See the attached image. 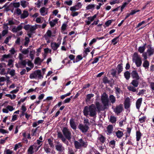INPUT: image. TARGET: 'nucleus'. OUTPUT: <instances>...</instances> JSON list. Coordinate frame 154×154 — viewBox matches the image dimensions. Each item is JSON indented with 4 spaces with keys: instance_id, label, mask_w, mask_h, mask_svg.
<instances>
[{
    "instance_id": "38",
    "label": "nucleus",
    "mask_w": 154,
    "mask_h": 154,
    "mask_svg": "<svg viewBox=\"0 0 154 154\" xmlns=\"http://www.w3.org/2000/svg\"><path fill=\"white\" fill-rule=\"evenodd\" d=\"M37 27L36 26H31L30 29L29 31L30 33H34V31L36 29Z\"/></svg>"
},
{
    "instance_id": "9",
    "label": "nucleus",
    "mask_w": 154,
    "mask_h": 154,
    "mask_svg": "<svg viewBox=\"0 0 154 154\" xmlns=\"http://www.w3.org/2000/svg\"><path fill=\"white\" fill-rule=\"evenodd\" d=\"M55 148L57 150L60 152L63 151L64 149L62 144L58 142H57V144L55 146Z\"/></svg>"
},
{
    "instance_id": "21",
    "label": "nucleus",
    "mask_w": 154,
    "mask_h": 154,
    "mask_svg": "<svg viewBox=\"0 0 154 154\" xmlns=\"http://www.w3.org/2000/svg\"><path fill=\"white\" fill-rule=\"evenodd\" d=\"M44 149L46 153H49L51 152V149L49 148L48 144H45L44 146Z\"/></svg>"
},
{
    "instance_id": "18",
    "label": "nucleus",
    "mask_w": 154,
    "mask_h": 154,
    "mask_svg": "<svg viewBox=\"0 0 154 154\" xmlns=\"http://www.w3.org/2000/svg\"><path fill=\"white\" fill-rule=\"evenodd\" d=\"M74 144L75 148L76 149H79L81 148V144L79 141H75L74 142Z\"/></svg>"
},
{
    "instance_id": "47",
    "label": "nucleus",
    "mask_w": 154,
    "mask_h": 154,
    "mask_svg": "<svg viewBox=\"0 0 154 154\" xmlns=\"http://www.w3.org/2000/svg\"><path fill=\"white\" fill-rule=\"evenodd\" d=\"M29 48H28L26 49L21 50V52L23 54H27L29 51Z\"/></svg>"
},
{
    "instance_id": "6",
    "label": "nucleus",
    "mask_w": 154,
    "mask_h": 154,
    "mask_svg": "<svg viewBox=\"0 0 154 154\" xmlns=\"http://www.w3.org/2000/svg\"><path fill=\"white\" fill-rule=\"evenodd\" d=\"M123 109V105L120 104L116 106L115 108L114 109V111L117 115H118L122 111Z\"/></svg>"
},
{
    "instance_id": "27",
    "label": "nucleus",
    "mask_w": 154,
    "mask_h": 154,
    "mask_svg": "<svg viewBox=\"0 0 154 154\" xmlns=\"http://www.w3.org/2000/svg\"><path fill=\"white\" fill-rule=\"evenodd\" d=\"M20 3L21 6L24 8H26L29 4L27 2L24 0L21 1Z\"/></svg>"
},
{
    "instance_id": "35",
    "label": "nucleus",
    "mask_w": 154,
    "mask_h": 154,
    "mask_svg": "<svg viewBox=\"0 0 154 154\" xmlns=\"http://www.w3.org/2000/svg\"><path fill=\"white\" fill-rule=\"evenodd\" d=\"M136 87H134L133 86H132L129 85L128 86V89L130 91H132L133 92H135L136 91V89L135 88Z\"/></svg>"
},
{
    "instance_id": "32",
    "label": "nucleus",
    "mask_w": 154,
    "mask_h": 154,
    "mask_svg": "<svg viewBox=\"0 0 154 154\" xmlns=\"http://www.w3.org/2000/svg\"><path fill=\"white\" fill-rule=\"evenodd\" d=\"M94 96V95L92 94H88L86 96V101L88 102L90 101L91 98L93 97Z\"/></svg>"
},
{
    "instance_id": "13",
    "label": "nucleus",
    "mask_w": 154,
    "mask_h": 154,
    "mask_svg": "<svg viewBox=\"0 0 154 154\" xmlns=\"http://www.w3.org/2000/svg\"><path fill=\"white\" fill-rule=\"evenodd\" d=\"M79 141L80 142L81 147L86 148L88 145L87 142L85 140H83L82 138L79 139Z\"/></svg>"
},
{
    "instance_id": "20",
    "label": "nucleus",
    "mask_w": 154,
    "mask_h": 154,
    "mask_svg": "<svg viewBox=\"0 0 154 154\" xmlns=\"http://www.w3.org/2000/svg\"><path fill=\"white\" fill-rule=\"evenodd\" d=\"M139 80L134 79L132 80L131 83V84L134 87H137L138 86L139 83Z\"/></svg>"
},
{
    "instance_id": "49",
    "label": "nucleus",
    "mask_w": 154,
    "mask_h": 154,
    "mask_svg": "<svg viewBox=\"0 0 154 154\" xmlns=\"http://www.w3.org/2000/svg\"><path fill=\"white\" fill-rule=\"evenodd\" d=\"M67 26V24L65 23H63L61 26V30L62 31H64L66 29Z\"/></svg>"
},
{
    "instance_id": "46",
    "label": "nucleus",
    "mask_w": 154,
    "mask_h": 154,
    "mask_svg": "<svg viewBox=\"0 0 154 154\" xmlns=\"http://www.w3.org/2000/svg\"><path fill=\"white\" fill-rule=\"evenodd\" d=\"M145 49V46L140 47L138 48V51L140 53H143Z\"/></svg>"
},
{
    "instance_id": "12",
    "label": "nucleus",
    "mask_w": 154,
    "mask_h": 154,
    "mask_svg": "<svg viewBox=\"0 0 154 154\" xmlns=\"http://www.w3.org/2000/svg\"><path fill=\"white\" fill-rule=\"evenodd\" d=\"M60 44L61 42L60 41H59V42L57 43L55 42L51 43V45L52 49L54 51L56 50Z\"/></svg>"
},
{
    "instance_id": "17",
    "label": "nucleus",
    "mask_w": 154,
    "mask_h": 154,
    "mask_svg": "<svg viewBox=\"0 0 154 154\" xmlns=\"http://www.w3.org/2000/svg\"><path fill=\"white\" fill-rule=\"evenodd\" d=\"M29 15V13L28 11L25 10L23 11V13L20 15V18L21 19H23L27 17Z\"/></svg>"
},
{
    "instance_id": "41",
    "label": "nucleus",
    "mask_w": 154,
    "mask_h": 154,
    "mask_svg": "<svg viewBox=\"0 0 154 154\" xmlns=\"http://www.w3.org/2000/svg\"><path fill=\"white\" fill-rule=\"evenodd\" d=\"M141 137V133L139 131H137L136 132V140L139 141Z\"/></svg>"
},
{
    "instance_id": "22",
    "label": "nucleus",
    "mask_w": 154,
    "mask_h": 154,
    "mask_svg": "<svg viewBox=\"0 0 154 154\" xmlns=\"http://www.w3.org/2000/svg\"><path fill=\"white\" fill-rule=\"evenodd\" d=\"M142 101V98H140L137 100L136 103L137 108L139 109L141 106Z\"/></svg>"
},
{
    "instance_id": "16",
    "label": "nucleus",
    "mask_w": 154,
    "mask_h": 154,
    "mask_svg": "<svg viewBox=\"0 0 154 154\" xmlns=\"http://www.w3.org/2000/svg\"><path fill=\"white\" fill-rule=\"evenodd\" d=\"M130 100L129 98L128 97L126 98L125 103L124 106L125 109H128L130 106Z\"/></svg>"
},
{
    "instance_id": "37",
    "label": "nucleus",
    "mask_w": 154,
    "mask_h": 154,
    "mask_svg": "<svg viewBox=\"0 0 154 154\" xmlns=\"http://www.w3.org/2000/svg\"><path fill=\"white\" fill-rule=\"evenodd\" d=\"M97 15L95 14L93 16H90L88 17L87 18L88 20L91 22L93 21L94 19L96 17Z\"/></svg>"
},
{
    "instance_id": "51",
    "label": "nucleus",
    "mask_w": 154,
    "mask_h": 154,
    "mask_svg": "<svg viewBox=\"0 0 154 154\" xmlns=\"http://www.w3.org/2000/svg\"><path fill=\"white\" fill-rule=\"evenodd\" d=\"M146 119V117L145 116H143L142 118H140L139 119V121L140 123H142L145 122Z\"/></svg>"
},
{
    "instance_id": "57",
    "label": "nucleus",
    "mask_w": 154,
    "mask_h": 154,
    "mask_svg": "<svg viewBox=\"0 0 154 154\" xmlns=\"http://www.w3.org/2000/svg\"><path fill=\"white\" fill-rule=\"evenodd\" d=\"M68 154H75L72 149L69 148H68Z\"/></svg>"
},
{
    "instance_id": "39",
    "label": "nucleus",
    "mask_w": 154,
    "mask_h": 154,
    "mask_svg": "<svg viewBox=\"0 0 154 154\" xmlns=\"http://www.w3.org/2000/svg\"><path fill=\"white\" fill-rule=\"evenodd\" d=\"M95 7V5L94 4H90L88 5L86 7V9L87 10H90L94 9Z\"/></svg>"
},
{
    "instance_id": "43",
    "label": "nucleus",
    "mask_w": 154,
    "mask_h": 154,
    "mask_svg": "<svg viewBox=\"0 0 154 154\" xmlns=\"http://www.w3.org/2000/svg\"><path fill=\"white\" fill-rule=\"evenodd\" d=\"M79 9V8H78L75 5L71 7L70 9V10L72 12L75 11H76L78 10Z\"/></svg>"
},
{
    "instance_id": "5",
    "label": "nucleus",
    "mask_w": 154,
    "mask_h": 154,
    "mask_svg": "<svg viewBox=\"0 0 154 154\" xmlns=\"http://www.w3.org/2000/svg\"><path fill=\"white\" fill-rule=\"evenodd\" d=\"M41 71L38 70L31 74L29 75V78L30 79H36L37 77L41 78Z\"/></svg>"
},
{
    "instance_id": "10",
    "label": "nucleus",
    "mask_w": 154,
    "mask_h": 154,
    "mask_svg": "<svg viewBox=\"0 0 154 154\" xmlns=\"http://www.w3.org/2000/svg\"><path fill=\"white\" fill-rule=\"evenodd\" d=\"M97 141L101 143V144L102 145L104 143L106 140V138L103 136L102 134H99L98 137L97 138Z\"/></svg>"
},
{
    "instance_id": "63",
    "label": "nucleus",
    "mask_w": 154,
    "mask_h": 154,
    "mask_svg": "<svg viewBox=\"0 0 154 154\" xmlns=\"http://www.w3.org/2000/svg\"><path fill=\"white\" fill-rule=\"evenodd\" d=\"M31 25H25L23 27V28L26 30H29Z\"/></svg>"
},
{
    "instance_id": "62",
    "label": "nucleus",
    "mask_w": 154,
    "mask_h": 154,
    "mask_svg": "<svg viewBox=\"0 0 154 154\" xmlns=\"http://www.w3.org/2000/svg\"><path fill=\"white\" fill-rule=\"evenodd\" d=\"M61 139L64 143L68 145L69 142L67 141L66 140V139L64 137Z\"/></svg>"
},
{
    "instance_id": "8",
    "label": "nucleus",
    "mask_w": 154,
    "mask_h": 154,
    "mask_svg": "<svg viewBox=\"0 0 154 154\" xmlns=\"http://www.w3.org/2000/svg\"><path fill=\"white\" fill-rule=\"evenodd\" d=\"M78 127L82 131L83 133L87 132L88 128V125H84L82 124H80L79 125Z\"/></svg>"
},
{
    "instance_id": "15",
    "label": "nucleus",
    "mask_w": 154,
    "mask_h": 154,
    "mask_svg": "<svg viewBox=\"0 0 154 154\" xmlns=\"http://www.w3.org/2000/svg\"><path fill=\"white\" fill-rule=\"evenodd\" d=\"M40 12L41 15L44 16L47 14L48 9L44 7H43L40 9Z\"/></svg>"
},
{
    "instance_id": "28",
    "label": "nucleus",
    "mask_w": 154,
    "mask_h": 154,
    "mask_svg": "<svg viewBox=\"0 0 154 154\" xmlns=\"http://www.w3.org/2000/svg\"><path fill=\"white\" fill-rule=\"evenodd\" d=\"M58 19H56L54 20H52V21L49 22V23L51 27L54 26L55 24L57 23Z\"/></svg>"
},
{
    "instance_id": "40",
    "label": "nucleus",
    "mask_w": 154,
    "mask_h": 154,
    "mask_svg": "<svg viewBox=\"0 0 154 154\" xmlns=\"http://www.w3.org/2000/svg\"><path fill=\"white\" fill-rule=\"evenodd\" d=\"M117 69L118 73L119 74L122 71L123 67L122 65H118L117 67Z\"/></svg>"
},
{
    "instance_id": "24",
    "label": "nucleus",
    "mask_w": 154,
    "mask_h": 154,
    "mask_svg": "<svg viewBox=\"0 0 154 154\" xmlns=\"http://www.w3.org/2000/svg\"><path fill=\"white\" fill-rule=\"evenodd\" d=\"M109 100L112 104L115 103L116 101V97L113 95L111 94L109 96Z\"/></svg>"
},
{
    "instance_id": "2",
    "label": "nucleus",
    "mask_w": 154,
    "mask_h": 154,
    "mask_svg": "<svg viewBox=\"0 0 154 154\" xmlns=\"http://www.w3.org/2000/svg\"><path fill=\"white\" fill-rule=\"evenodd\" d=\"M96 110L95 105L92 104L89 106L88 107V106L85 107L83 110V113L85 116H87L89 115L91 117H94L96 116Z\"/></svg>"
},
{
    "instance_id": "33",
    "label": "nucleus",
    "mask_w": 154,
    "mask_h": 154,
    "mask_svg": "<svg viewBox=\"0 0 154 154\" xmlns=\"http://www.w3.org/2000/svg\"><path fill=\"white\" fill-rule=\"evenodd\" d=\"M20 3L19 2H15L13 3H11L9 5V6H13L15 8H18L20 6Z\"/></svg>"
},
{
    "instance_id": "34",
    "label": "nucleus",
    "mask_w": 154,
    "mask_h": 154,
    "mask_svg": "<svg viewBox=\"0 0 154 154\" xmlns=\"http://www.w3.org/2000/svg\"><path fill=\"white\" fill-rule=\"evenodd\" d=\"M124 75L126 80H128L130 77V73L129 72L127 71L124 73Z\"/></svg>"
},
{
    "instance_id": "23",
    "label": "nucleus",
    "mask_w": 154,
    "mask_h": 154,
    "mask_svg": "<svg viewBox=\"0 0 154 154\" xmlns=\"http://www.w3.org/2000/svg\"><path fill=\"white\" fill-rule=\"evenodd\" d=\"M70 124L71 127L74 129L76 128V126L73 119H71L70 120Z\"/></svg>"
},
{
    "instance_id": "64",
    "label": "nucleus",
    "mask_w": 154,
    "mask_h": 154,
    "mask_svg": "<svg viewBox=\"0 0 154 154\" xmlns=\"http://www.w3.org/2000/svg\"><path fill=\"white\" fill-rule=\"evenodd\" d=\"M8 32V30H4L2 32V36H4L5 35L7 34Z\"/></svg>"
},
{
    "instance_id": "1",
    "label": "nucleus",
    "mask_w": 154,
    "mask_h": 154,
    "mask_svg": "<svg viewBox=\"0 0 154 154\" xmlns=\"http://www.w3.org/2000/svg\"><path fill=\"white\" fill-rule=\"evenodd\" d=\"M101 102L103 105L98 101L95 103V106L98 112L103 111L108 109L109 106V100L108 95L106 93H103L101 98Z\"/></svg>"
},
{
    "instance_id": "36",
    "label": "nucleus",
    "mask_w": 154,
    "mask_h": 154,
    "mask_svg": "<svg viewBox=\"0 0 154 154\" xmlns=\"http://www.w3.org/2000/svg\"><path fill=\"white\" fill-rule=\"evenodd\" d=\"M109 120L112 123H114L116 122V117L111 116L109 118Z\"/></svg>"
},
{
    "instance_id": "54",
    "label": "nucleus",
    "mask_w": 154,
    "mask_h": 154,
    "mask_svg": "<svg viewBox=\"0 0 154 154\" xmlns=\"http://www.w3.org/2000/svg\"><path fill=\"white\" fill-rule=\"evenodd\" d=\"M48 142L50 146L51 147H53L54 146L52 141L50 139H48Z\"/></svg>"
},
{
    "instance_id": "59",
    "label": "nucleus",
    "mask_w": 154,
    "mask_h": 154,
    "mask_svg": "<svg viewBox=\"0 0 154 154\" xmlns=\"http://www.w3.org/2000/svg\"><path fill=\"white\" fill-rule=\"evenodd\" d=\"M140 11V10H132L131 11V12L130 13V14L131 15H133L135 14L136 13Z\"/></svg>"
},
{
    "instance_id": "25",
    "label": "nucleus",
    "mask_w": 154,
    "mask_h": 154,
    "mask_svg": "<svg viewBox=\"0 0 154 154\" xmlns=\"http://www.w3.org/2000/svg\"><path fill=\"white\" fill-rule=\"evenodd\" d=\"M115 134L117 137L119 138H121L123 135V132L119 130L116 132Z\"/></svg>"
},
{
    "instance_id": "61",
    "label": "nucleus",
    "mask_w": 154,
    "mask_h": 154,
    "mask_svg": "<svg viewBox=\"0 0 154 154\" xmlns=\"http://www.w3.org/2000/svg\"><path fill=\"white\" fill-rule=\"evenodd\" d=\"M103 82L104 83H107L109 82V81L106 77H105L103 79Z\"/></svg>"
},
{
    "instance_id": "48",
    "label": "nucleus",
    "mask_w": 154,
    "mask_h": 154,
    "mask_svg": "<svg viewBox=\"0 0 154 154\" xmlns=\"http://www.w3.org/2000/svg\"><path fill=\"white\" fill-rule=\"evenodd\" d=\"M6 96L10 97L11 99H14L16 97V96L15 94L11 95L10 94H6Z\"/></svg>"
},
{
    "instance_id": "19",
    "label": "nucleus",
    "mask_w": 154,
    "mask_h": 154,
    "mask_svg": "<svg viewBox=\"0 0 154 154\" xmlns=\"http://www.w3.org/2000/svg\"><path fill=\"white\" fill-rule=\"evenodd\" d=\"M113 127L111 125H109L107 127V134L110 135L112 133L113 131Z\"/></svg>"
},
{
    "instance_id": "26",
    "label": "nucleus",
    "mask_w": 154,
    "mask_h": 154,
    "mask_svg": "<svg viewBox=\"0 0 154 154\" xmlns=\"http://www.w3.org/2000/svg\"><path fill=\"white\" fill-rule=\"evenodd\" d=\"M115 88L116 89V94L117 98H119V95L121 93H122V91L120 88L118 87H115Z\"/></svg>"
},
{
    "instance_id": "14",
    "label": "nucleus",
    "mask_w": 154,
    "mask_h": 154,
    "mask_svg": "<svg viewBox=\"0 0 154 154\" xmlns=\"http://www.w3.org/2000/svg\"><path fill=\"white\" fill-rule=\"evenodd\" d=\"M17 21L14 19H9L8 20V22L7 23L9 25H17Z\"/></svg>"
},
{
    "instance_id": "3",
    "label": "nucleus",
    "mask_w": 154,
    "mask_h": 154,
    "mask_svg": "<svg viewBox=\"0 0 154 154\" xmlns=\"http://www.w3.org/2000/svg\"><path fill=\"white\" fill-rule=\"evenodd\" d=\"M132 60L133 62L135 63L137 66H140L142 64L141 58L138 54L136 52L134 53L133 56Z\"/></svg>"
},
{
    "instance_id": "31",
    "label": "nucleus",
    "mask_w": 154,
    "mask_h": 154,
    "mask_svg": "<svg viewBox=\"0 0 154 154\" xmlns=\"http://www.w3.org/2000/svg\"><path fill=\"white\" fill-rule=\"evenodd\" d=\"M34 145L31 146L28 150V154H32L34 152L33 151Z\"/></svg>"
},
{
    "instance_id": "50",
    "label": "nucleus",
    "mask_w": 154,
    "mask_h": 154,
    "mask_svg": "<svg viewBox=\"0 0 154 154\" xmlns=\"http://www.w3.org/2000/svg\"><path fill=\"white\" fill-rule=\"evenodd\" d=\"M131 129L129 128H127V134L126 137H128L130 136V134L131 132Z\"/></svg>"
},
{
    "instance_id": "55",
    "label": "nucleus",
    "mask_w": 154,
    "mask_h": 154,
    "mask_svg": "<svg viewBox=\"0 0 154 154\" xmlns=\"http://www.w3.org/2000/svg\"><path fill=\"white\" fill-rule=\"evenodd\" d=\"M72 0H70L69 1H66L64 2V4H66L69 6H70L72 4Z\"/></svg>"
},
{
    "instance_id": "60",
    "label": "nucleus",
    "mask_w": 154,
    "mask_h": 154,
    "mask_svg": "<svg viewBox=\"0 0 154 154\" xmlns=\"http://www.w3.org/2000/svg\"><path fill=\"white\" fill-rule=\"evenodd\" d=\"M9 74L12 76L15 75V70L14 69H12L9 72Z\"/></svg>"
},
{
    "instance_id": "42",
    "label": "nucleus",
    "mask_w": 154,
    "mask_h": 154,
    "mask_svg": "<svg viewBox=\"0 0 154 154\" xmlns=\"http://www.w3.org/2000/svg\"><path fill=\"white\" fill-rule=\"evenodd\" d=\"M13 62V61L12 59H10L8 61V66L11 68L13 67L14 66Z\"/></svg>"
},
{
    "instance_id": "4",
    "label": "nucleus",
    "mask_w": 154,
    "mask_h": 154,
    "mask_svg": "<svg viewBox=\"0 0 154 154\" xmlns=\"http://www.w3.org/2000/svg\"><path fill=\"white\" fill-rule=\"evenodd\" d=\"M62 131L66 138L69 140L71 139V133L70 131L66 127H64L62 130Z\"/></svg>"
},
{
    "instance_id": "29",
    "label": "nucleus",
    "mask_w": 154,
    "mask_h": 154,
    "mask_svg": "<svg viewBox=\"0 0 154 154\" xmlns=\"http://www.w3.org/2000/svg\"><path fill=\"white\" fill-rule=\"evenodd\" d=\"M143 66L145 69L148 68L149 66V61L146 60H145L143 63Z\"/></svg>"
},
{
    "instance_id": "56",
    "label": "nucleus",
    "mask_w": 154,
    "mask_h": 154,
    "mask_svg": "<svg viewBox=\"0 0 154 154\" xmlns=\"http://www.w3.org/2000/svg\"><path fill=\"white\" fill-rule=\"evenodd\" d=\"M22 145H21V143H19L18 144H17L15 145L14 150H16L18 148H19Z\"/></svg>"
},
{
    "instance_id": "52",
    "label": "nucleus",
    "mask_w": 154,
    "mask_h": 154,
    "mask_svg": "<svg viewBox=\"0 0 154 154\" xmlns=\"http://www.w3.org/2000/svg\"><path fill=\"white\" fill-rule=\"evenodd\" d=\"M10 55L9 54H4L3 56L2 57L1 59L2 61H4L5 58H6L9 57Z\"/></svg>"
},
{
    "instance_id": "58",
    "label": "nucleus",
    "mask_w": 154,
    "mask_h": 154,
    "mask_svg": "<svg viewBox=\"0 0 154 154\" xmlns=\"http://www.w3.org/2000/svg\"><path fill=\"white\" fill-rule=\"evenodd\" d=\"M11 36H9L7 37L4 41V43L5 44H7L10 40L11 39Z\"/></svg>"
},
{
    "instance_id": "45",
    "label": "nucleus",
    "mask_w": 154,
    "mask_h": 154,
    "mask_svg": "<svg viewBox=\"0 0 154 154\" xmlns=\"http://www.w3.org/2000/svg\"><path fill=\"white\" fill-rule=\"evenodd\" d=\"M27 60H21V61L20 62L19 64L24 66H25L27 63Z\"/></svg>"
},
{
    "instance_id": "53",
    "label": "nucleus",
    "mask_w": 154,
    "mask_h": 154,
    "mask_svg": "<svg viewBox=\"0 0 154 154\" xmlns=\"http://www.w3.org/2000/svg\"><path fill=\"white\" fill-rule=\"evenodd\" d=\"M79 14V12H72L71 13V15L73 17H75L77 16Z\"/></svg>"
},
{
    "instance_id": "44",
    "label": "nucleus",
    "mask_w": 154,
    "mask_h": 154,
    "mask_svg": "<svg viewBox=\"0 0 154 154\" xmlns=\"http://www.w3.org/2000/svg\"><path fill=\"white\" fill-rule=\"evenodd\" d=\"M25 41L24 43V45L25 46L27 47L30 41L29 39V38L26 37H25Z\"/></svg>"
},
{
    "instance_id": "7",
    "label": "nucleus",
    "mask_w": 154,
    "mask_h": 154,
    "mask_svg": "<svg viewBox=\"0 0 154 154\" xmlns=\"http://www.w3.org/2000/svg\"><path fill=\"white\" fill-rule=\"evenodd\" d=\"M24 24L21 23L20 25H18L17 27H14L12 29L11 31L13 33H16L18 31L21 30L23 28V25Z\"/></svg>"
},
{
    "instance_id": "30",
    "label": "nucleus",
    "mask_w": 154,
    "mask_h": 154,
    "mask_svg": "<svg viewBox=\"0 0 154 154\" xmlns=\"http://www.w3.org/2000/svg\"><path fill=\"white\" fill-rule=\"evenodd\" d=\"M154 52V49L152 48H150L147 51V53L148 54V56H151L153 54Z\"/></svg>"
},
{
    "instance_id": "11",
    "label": "nucleus",
    "mask_w": 154,
    "mask_h": 154,
    "mask_svg": "<svg viewBox=\"0 0 154 154\" xmlns=\"http://www.w3.org/2000/svg\"><path fill=\"white\" fill-rule=\"evenodd\" d=\"M131 76L134 79H139L140 77L137 72L135 70H133L132 71L131 73Z\"/></svg>"
}]
</instances>
